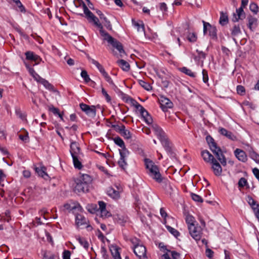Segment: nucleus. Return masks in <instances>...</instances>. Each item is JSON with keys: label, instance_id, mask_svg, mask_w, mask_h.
I'll return each instance as SVG.
<instances>
[{"label": "nucleus", "instance_id": "obj_1", "mask_svg": "<svg viewBox=\"0 0 259 259\" xmlns=\"http://www.w3.org/2000/svg\"><path fill=\"white\" fill-rule=\"evenodd\" d=\"M152 128L168 155L172 158H175L176 154L172 150L171 144L165 133L157 124L153 125Z\"/></svg>", "mask_w": 259, "mask_h": 259}, {"label": "nucleus", "instance_id": "obj_2", "mask_svg": "<svg viewBox=\"0 0 259 259\" xmlns=\"http://www.w3.org/2000/svg\"><path fill=\"white\" fill-rule=\"evenodd\" d=\"M146 168L148 175L158 183L162 182L163 178L159 171V167L149 159H145Z\"/></svg>", "mask_w": 259, "mask_h": 259}, {"label": "nucleus", "instance_id": "obj_3", "mask_svg": "<svg viewBox=\"0 0 259 259\" xmlns=\"http://www.w3.org/2000/svg\"><path fill=\"white\" fill-rule=\"evenodd\" d=\"M70 152L73 159V163L75 168L80 169L82 167L81 162L79 160L80 155L82 154L78 143L74 141L71 142L70 145Z\"/></svg>", "mask_w": 259, "mask_h": 259}, {"label": "nucleus", "instance_id": "obj_4", "mask_svg": "<svg viewBox=\"0 0 259 259\" xmlns=\"http://www.w3.org/2000/svg\"><path fill=\"white\" fill-rule=\"evenodd\" d=\"M103 39L104 40L107 41V42L112 46V47L116 49L120 53V57H122V54H125V52L123 49L122 44L118 40L111 36L108 32H103Z\"/></svg>", "mask_w": 259, "mask_h": 259}, {"label": "nucleus", "instance_id": "obj_5", "mask_svg": "<svg viewBox=\"0 0 259 259\" xmlns=\"http://www.w3.org/2000/svg\"><path fill=\"white\" fill-rule=\"evenodd\" d=\"M132 103L135 106L136 108L138 110L144 120L147 124H150L152 123L153 119L148 112L139 103L134 99H131Z\"/></svg>", "mask_w": 259, "mask_h": 259}, {"label": "nucleus", "instance_id": "obj_6", "mask_svg": "<svg viewBox=\"0 0 259 259\" xmlns=\"http://www.w3.org/2000/svg\"><path fill=\"white\" fill-rule=\"evenodd\" d=\"M132 103L135 106L136 108L138 110L144 120L147 124H150L152 123L153 119L148 112L139 103L134 99H131Z\"/></svg>", "mask_w": 259, "mask_h": 259}, {"label": "nucleus", "instance_id": "obj_7", "mask_svg": "<svg viewBox=\"0 0 259 259\" xmlns=\"http://www.w3.org/2000/svg\"><path fill=\"white\" fill-rule=\"evenodd\" d=\"M80 109L88 116L94 117L96 115V110L95 106H89L84 103H81L79 104Z\"/></svg>", "mask_w": 259, "mask_h": 259}, {"label": "nucleus", "instance_id": "obj_8", "mask_svg": "<svg viewBox=\"0 0 259 259\" xmlns=\"http://www.w3.org/2000/svg\"><path fill=\"white\" fill-rule=\"evenodd\" d=\"M160 107L164 112H166L168 108H172L173 107L172 102L167 98L161 96L159 99Z\"/></svg>", "mask_w": 259, "mask_h": 259}, {"label": "nucleus", "instance_id": "obj_9", "mask_svg": "<svg viewBox=\"0 0 259 259\" xmlns=\"http://www.w3.org/2000/svg\"><path fill=\"white\" fill-rule=\"evenodd\" d=\"M134 252L139 259H146L147 258L146 255V248L143 244L138 245L136 247H133Z\"/></svg>", "mask_w": 259, "mask_h": 259}, {"label": "nucleus", "instance_id": "obj_10", "mask_svg": "<svg viewBox=\"0 0 259 259\" xmlns=\"http://www.w3.org/2000/svg\"><path fill=\"white\" fill-rule=\"evenodd\" d=\"M76 179H74V182H77L80 183L82 182H83L84 184V187H83V189H86L87 188V185L89 186H90L92 181L93 179L91 176H90L88 174H81Z\"/></svg>", "mask_w": 259, "mask_h": 259}, {"label": "nucleus", "instance_id": "obj_11", "mask_svg": "<svg viewBox=\"0 0 259 259\" xmlns=\"http://www.w3.org/2000/svg\"><path fill=\"white\" fill-rule=\"evenodd\" d=\"M189 233L196 241L199 240L201 238V230L200 228L195 227V225L190 226L188 228Z\"/></svg>", "mask_w": 259, "mask_h": 259}, {"label": "nucleus", "instance_id": "obj_12", "mask_svg": "<svg viewBox=\"0 0 259 259\" xmlns=\"http://www.w3.org/2000/svg\"><path fill=\"white\" fill-rule=\"evenodd\" d=\"M210 164H211V168L214 175L220 176L222 175V168L219 162L216 159H214Z\"/></svg>", "mask_w": 259, "mask_h": 259}, {"label": "nucleus", "instance_id": "obj_13", "mask_svg": "<svg viewBox=\"0 0 259 259\" xmlns=\"http://www.w3.org/2000/svg\"><path fill=\"white\" fill-rule=\"evenodd\" d=\"M219 132L221 135L226 137L228 139L232 141L237 140V138L235 135H234L231 132L227 131L225 128L220 127L219 129Z\"/></svg>", "mask_w": 259, "mask_h": 259}, {"label": "nucleus", "instance_id": "obj_14", "mask_svg": "<svg viewBox=\"0 0 259 259\" xmlns=\"http://www.w3.org/2000/svg\"><path fill=\"white\" fill-rule=\"evenodd\" d=\"M245 18V13L242 8H239L236 9V14H234V17L232 18V21L234 22H238L239 20H243Z\"/></svg>", "mask_w": 259, "mask_h": 259}, {"label": "nucleus", "instance_id": "obj_15", "mask_svg": "<svg viewBox=\"0 0 259 259\" xmlns=\"http://www.w3.org/2000/svg\"><path fill=\"white\" fill-rule=\"evenodd\" d=\"M201 156L204 161L207 163H211L214 159H215L213 156L207 150L201 151Z\"/></svg>", "mask_w": 259, "mask_h": 259}, {"label": "nucleus", "instance_id": "obj_16", "mask_svg": "<svg viewBox=\"0 0 259 259\" xmlns=\"http://www.w3.org/2000/svg\"><path fill=\"white\" fill-rule=\"evenodd\" d=\"M89 220L83 215L77 214L75 217V223L77 227L88 224Z\"/></svg>", "mask_w": 259, "mask_h": 259}, {"label": "nucleus", "instance_id": "obj_17", "mask_svg": "<svg viewBox=\"0 0 259 259\" xmlns=\"http://www.w3.org/2000/svg\"><path fill=\"white\" fill-rule=\"evenodd\" d=\"M75 186L74 187V191L76 193H80V192H88L89 190V187L88 185H87V188L86 189H83L82 187H84L83 182H81L80 183L77 182H74Z\"/></svg>", "mask_w": 259, "mask_h": 259}, {"label": "nucleus", "instance_id": "obj_18", "mask_svg": "<svg viewBox=\"0 0 259 259\" xmlns=\"http://www.w3.org/2000/svg\"><path fill=\"white\" fill-rule=\"evenodd\" d=\"M234 154L235 156L239 161L243 162H245L247 161V156L244 151L240 149H236L234 151Z\"/></svg>", "mask_w": 259, "mask_h": 259}, {"label": "nucleus", "instance_id": "obj_19", "mask_svg": "<svg viewBox=\"0 0 259 259\" xmlns=\"http://www.w3.org/2000/svg\"><path fill=\"white\" fill-rule=\"evenodd\" d=\"M231 34L233 37V39L235 43H237V40L234 37L238 36L241 33V30L239 24H234L233 27L230 29Z\"/></svg>", "mask_w": 259, "mask_h": 259}, {"label": "nucleus", "instance_id": "obj_20", "mask_svg": "<svg viewBox=\"0 0 259 259\" xmlns=\"http://www.w3.org/2000/svg\"><path fill=\"white\" fill-rule=\"evenodd\" d=\"M35 172L39 176L42 177L45 180H48L49 176L46 172V167L45 166H41L40 167H35Z\"/></svg>", "mask_w": 259, "mask_h": 259}, {"label": "nucleus", "instance_id": "obj_21", "mask_svg": "<svg viewBox=\"0 0 259 259\" xmlns=\"http://www.w3.org/2000/svg\"><path fill=\"white\" fill-rule=\"evenodd\" d=\"M110 250L114 259H121L118 251V247L116 245H111L110 246Z\"/></svg>", "mask_w": 259, "mask_h": 259}, {"label": "nucleus", "instance_id": "obj_22", "mask_svg": "<svg viewBox=\"0 0 259 259\" xmlns=\"http://www.w3.org/2000/svg\"><path fill=\"white\" fill-rule=\"evenodd\" d=\"M108 196L114 199H118L120 197L119 191L115 190L112 187H109L107 191Z\"/></svg>", "mask_w": 259, "mask_h": 259}, {"label": "nucleus", "instance_id": "obj_23", "mask_svg": "<svg viewBox=\"0 0 259 259\" xmlns=\"http://www.w3.org/2000/svg\"><path fill=\"white\" fill-rule=\"evenodd\" d=\"M90 21L94 22V24L96 25L98 28H100L99 31L101 36L103 35V32H107L103 29L102 25L99 23V19L95 15L89 20Z\"/></svg>", "mask_w": 259, "mask_h": 259}, {"label": "nucleus", "instance_id": "obj_24", "mask_svg": "<svg viewBox=\"0 0 259 259\" xmlns=\"http://www.w3.org/2000/svg\"><path fill=\"white\" fill-rule=\"evenodd\" d=\"M247 19L248 20V27L251 31H253L257 25V19L251 16L248 17Z\"/></svg>", "mask_w": 259, "mask_h": 259}, {"label": "nucleus", "instance_id": "obj_25", "mask_svg": "<svg viewBox=\"0 0 259 259\" xmlns=\"http://www.w3.org/2000/svg\"><path fill=\"white\" fill-rule=\"evenodd\" d=\"M117 63L118 64V66L124 71H128L130 69V65L129 63L123 59L118 60L117 61Z\"/></svg>", "mask_w": 259, "mask_h": 259}, {"label": "nucleus", "instance_id": "obj_26", "mask_svg": "<svg viewBox=\"0 0 259 259\" xmlns=\"http://www.w3.org/2000/svg\"><path fill=\"white\" fill-rule=\"evenodd\" d=\"M120 135L125 139L130 140V143L133 146L134 145V142L131 139L132 138V134L128 130H125V127L124 128L123 131L121 132Z\"/></svg>", "mask_w": 259, "mask_h": 259}, {"label": "nucleus", "instance_id": "obj_27", "mask_svg": "<svg viewBox=\"0 0 259 259\" xmlns=\"http://www.w3.org/2000/svg\"><path fill=\"white\" fill-rule=\"evenodd\" d=\"M228 22V17L226 13L221 12L220 13V18L219 20V23L222 26H224L227 24Z\"/></svg>", "mask_w": 259, "mask_h": 259}, {"label": "nucleus", "instance_id": "obj_28", "mask_svg": "<svg viewBox=\"0 0 259 259\" xmlns=\"http://www.w3.org/2000/svg\"><path fill=\"white\" fill-rule=\"evenodd\" d=\"M13 2L15 3V6L17 7V8H16L17 11H20L23 13L26 12V9L25 7L20 0H13Z\"/></svg>", "mask_w": 259, "mask_h": 259}, {"label": "nucleus", "instance_id": "obj_29", "mask_svg": "<svg viewBox=\"0 0 259 259\" xmlns=\"http://www.w3.org/2000/svg\"><path fill=\"white\" fill-rule=\"evenodd\" d=\"M215 156L217 158V159L220 161L221 163L223 165L225 166L227 164V161L225 158V156L223 153L222 150L221 149V151L217 153Z\"/></svg>", "mask_w": 259, "mask_h": 259}, {"label": "nucleus", "instance_id": "obj_30", "mask_svg": "<svg viewBox=\"0 0 259 259\" xmlns=\"http://www.w3.org/2000/svg\"><path fill=\"white\" fill-rule=\"evenodd\" d=\"M133 24L137 27L139 32H145L144 24L142 21L136 22L134 20H132Z\"/></svg>", "mask_w": 259, "mask_h": 259}, {"label": "nucleus", "instance_id": "obj_31", "mask_svg": "<svg viewBox=\"0 0 259 259\" xmlns=\"http://www.w3.org/2000/svg\"><path fill=\"white\" fill-rule=\"evenodd\" d=\"M209 35L210 37L214 40H217V29L215 26L211 25L210 28H208Z\"/></svg>", "mask_w": 259, "mask_h": 259}, {"label": "nucleus", "instance_id": "obj_32", "mask_svg": "<svg viewBox=\"0 0 259 259\" xmlns=\"http://www.w3.org/2000/svg\"><path fill=\"white\" fill-rule=\"evenodd\" d=\"M38 82L41 83L42 84L44 85V86L47 89L53 91L54 89V87L52 84H51L50 83L48 82L47 80H46L44 78H42L40 77L38 80Z\"/></svg>", "mask_w": 259, "mask_h": 259}, {"label": "nucleus", "instance_id": "obj_33", "mask_svg": "<svg viewBox=\"0 0 259 259\" xmlns=\"http://www.w3.org/2000/svg\"><path fill=\"white\" fill-rule=\"evenodd\" d=\"M179 70L183 73H185V74L192 77H195V74L190 69L187 68L186 67H183L182 68H180Z\"/></svg>", "mask_w": 259, "mask_h": 259}, {"label": "nucleus", "instance_id": "obj_34", "mask_svg": "<svg viewBox=\"0 0 259 259\" xmlns=\"http://www.w3.org/2000/svg\"><path fill=\"white\" fill-rule=\"evenodd\" d=\"M76 239L80 244V245L83 246L85 249L89 248V243L85 238L79 236H77L76 237Z\"/></svg>", "mask_w": 259, "mask_h": 259}, {"label": "nucleus", "instance_id": "obj_35", "mask_svg": "<svg viewBox=\"0 0 259 259\" xmlns=\"http://www.w3.org/2000/svg\"><path fill=\"white\" fill-rule=\"evenodd\" d=\"M111 127L113 128L116 132L120 134L121 132L123 131L125 128V126L120 123L119 124H111Z\"/></svg>", "mask_w": 259, "mask_h": 259}, {"label": "nucleus", "instance_id": "obj_36", "mask_svg": "<svg viewBox=\"0 0 259 259\" xmlns=\"http://www.w3.org/2000/svg\"><path fill=\"white\" fill-rule=\"evenodd\" d=\"M113 141L116 145L120 147V148H124V142L122 140V139L117 136L113 138Z\"/></svg>", "mask_w": 259, "mask_h": 259}, {"label": "nucleus", "instance_id": "obj_37", "mask_svg": "<svg viewBox=\"0 0 259 259\" xmlns=\"http://www.w3.org/2000/svg\"><path fill=\"white\" fill-rule=\"evenodd\" d=\"M249 156L256 163H259V155L252 149L249 151Z\"/></svg>", "mask_w": 259, "mask_h": 259}, {"label": "nucleus", "instance_id": "obj_38", "mask_svg": "<svg viewBox=\"0 0 259 259\" xmlns=\"http://www.w3.org/2000/svg\"><path fill=\"white\" fill-rule=\"evenodd\" d=\"M187 39L191 42H194L196 41L197 37V35L194 32H189L187 36Z\"/></svg>", "mask_w": 259, "mask_h": 259}, {"label": "nucleus", "instance_id": "obj_39", "mask_svg": "<svg viewBox=\"0 0 259 259\" xmlns=\"http://www.w3.org/2000/svg\"><path fill=\"white\" fill-rule=\"evenodd\" d=\"M139 83L141 87H142L144 89H145L147 91H149L152 89V87L151 86V85L143 80H140L139 81Z\"/></svg>", "mask_w": 259, "mask_h": 259}, {"label": "nucleus", "instance_id": "obj_40", "mask_svg": "<svg viewBox=\"0 0 259 259\" xmlns=\"http://www.w3.org/2000/svg\"><path fill=\"white\" fill-rule=\"evenodd\" d=\"M186 222L187 224H188V228H189L190 226L195 225L194 224L195 222V219L191 215H187L186 216Z\"/></svg>", "mask_w": 259, "mask_h": 259}, {"label": "nucleus", "instance_id": "obj_41", "mask_svg": "<svg viewBox=\"0 0 259 259\" xmlns=\"http://www.w3.org/2000/svg\"><path fill=\"white\" fill-rule=\"evenodd\" d=\"M83 11L84 13L89 20L91 19L94 16V15L89 10L84 4H83Z\"/></svg>", "mask_w": 259, "mask_h": 259}, {"label": "nucleus", "instance_id": "obj_42", "mask_svg": "<svg viewBox=\"0 0 259 259\" xmlns=\"http://www.w3.org/2000/svg\"><path fill=\"white\" fill-rule=\"evenodd\" d=\"M88 59L91 63L97 67L99 71H102V70L104 69L103 67L95 59H92L91 57H89Z\"/></svg>", "mask_w": 259, "mask_h": 259}, {"label": "nucleus", "instance_id": "obj_43", "mask_svg": "<svg viewBox=\"0 0 259 259\" xmlns=\"http://www.w3.org/2000/svg\"><path fill=\"white\" fill-rule=\"evenodd\" d=\"M166 228L167 230L176 238L180 236V233L176 229L169 226H166Z\"/></svg>", "mask_w": 259, "mask_h": 259}, {"label": "nucleus", "instance_id": "obj_44", "mask_svg": "<svg viewBox=\"0 0 259 259\" xmlns=\"http://www.w3.org/2000/svg\"><path fill=\"white\" fill-rule=\"evenodd\" d=\"M121 150H119L120 156L122 158H125L129 154V151L126 148L124 145V148H121Z\"/></svg>", "mask_w": 259, "mask_h": 259}, {"label": "nucleus", "instance_id": "obj_45", "mask_svg": "<svg viewBox=\"0 0 259 259\" xmlns=\"http://www.w3.org/2000/svg\"><path fill=\"white\" fill-rule=\"evenodd\" d=\"M29 73L37 81L41 77L34 70L33 68L29 69Z\"/></svg>", "mask_w": 259, "mask_h": 259}, {"label": "nucleus", "instance_id": "obj_46", "mask_svg": "<svg viewBox=\"0 0 259 259\" xmlns=\"http://www.w3.org/2000/svg\"><path fill=\"white\" fill-rule=\"evenodd\" d=\"M191 196L192 199L196 202L201 203L203 201V200L202 198V197L197 194H196L193 193H191Z\"/></svg>", "mask_w": 259, "mask_h": 259}, {"label": "nucleus", "instance_id": "obj_47", "mask_svg": "<svg viewBox=\"0 0 259 259\" xmlns=\"http://www.w3.org/2000/svg\"><path fill=\"white\" fill-rule=\"evenodd\" d=\"M80 75L85 82H88L91 80V79L88 74L87 71L85 70H82Z\"/></svg>", "mask_w": 259, "mask_h": 259}, {"label": "nucleus", "instance_id": "obj_48", "mask_svg": "<svg viewBox=\"0 0 259 259\" xmlns=\"http://www.w3.org/2000/svg\"><path fill=\"white\" fill-rule=\"evenodd\" d=\"M161 249L163 251H166L165 253H164L162 257L164 258V259H171L169 254H168V252H170L171 253V251H170L169 250L167 249L166 247V246H163L162 247H161Z\"/></svg>", "mask_w": 259, "mask_h": 259}, {"label": "nucleus", "instance_id": "obj_49", "mask_svg": "<svg viewBox=\"0 0 259 259\" xmlns=\"http://www.w3.org/2000/svg\"><path fill=\"white\" fill-rule=\"evenodd\" d=\"M118 164L119 166L122 169H124L125 167L127 165V163L125 161V158L120 157V159L118 162Z\"/></svg>", "mask_w": 259, "mask_h": 259}, {"label": "nucleus", "instance_id": "obj_50", "mask_svg": "<svg viewBox=\"0 0 259 259\" xmlns=\"http://www.w3.org/2000/svg\"><path fill=\"white\" fill-rule=\"evenodd\" d=\"M249 9L254 14H256L258 12V6L254 3H252L250 4Z\"/></svg>", "mask_w": 259, "mask_h": 259}, {"label": "nucleus", "instance_id": "obj_51", "mask_svg": "<svg viewBox=\"0 0 259 259\" xmlns=\"http://www.w3.org/2000/svg\"><path fill=\"white\" fill-rule=\"evenodd\" d=\"M237 92L240 95H244L245 93V88L241 85H238L237 87Z\"/></svg>", "mask_w": 259, "mask_h": 259}, {"label": "nucleus", "instance_id": "obj_52", "mask_svg": "<svg viewBox=\"0 0 259 259\" xmlns=\"http://www.w3.org/2000/svg\"><path fill=\"white\" fill-rule=\"evenodd\" d=\"M25 56L27 60L32 61L34 59V53L31 51H27L25 53Z\"/></svg>", "mask_w": 259, "mask_h": 259}, {"label": "nucleus", "instance_id": "obj_53", "mask_svg": "<svg viewBox=\"0 0 259 259\" xmlns=\"http://www.w3.org/2000/svg\"><path fill=\"white\" fill-rule=\"evenodd\" d=\"M15 113L18 117L23 120L25 118V115L22 112L20 108H17L15 110Z\"/></svg>", "mask_w": 259, "mask_h": 259}, {"label": "nucleus", "instance_id": "obj_54", "mask_svg": "<svg viewBox=\"0 0 259 259\" xmlns=\"http://www.w3.org/2000/svg\"><path fill=\"white\" fill-rule=\"evenodd\" d=\"M130 241L132 242V243L134 245V247H136L138 245H140L141 244H140L141 241L136 237L131 238Z\"/></svg>", "mask_w": 259, "mask_h": 259}, {"label": "nucleus", "instance_id": "obj_55", "mask_svg": "<svg viewBox=\"0 0 259 259\" xmlns=\"http://www.w3.org/2000/svg\"><path fill=\"white\" fill-rule=\"evenodd\" d=\"M247 183V180L244 178H241L240 179L238 182V186L239 187H243L246 185Z\"/></svg>", "mask_w": 259, "mask_h": 259}, {"label": "nucleus", "instance_id": "obj_56", "mask_svg": "<svg viewBox=\"0 0 259 259\" xmlns=\"http://www.w3.org/2000/svg\"><path fill=\"white\" fill-rule=\"evenodd\" d=\"M203 75V81L204 83H207L208 80V76L207 71L205 69H203L202 71Z\"/></svg>", "mask_w": 259, "mask_h": 259}, {"label": "nucleus", "instance_id": "obj_57", "mask_svg": "<svg viewBox=\"0 0 259 259\" xmlns=\"http://www.w3.org/2000/svg\"><path fill=\"white\" fill-rule=\"evenodd\" d=\"M101 253L104 259H108V255L107 254V250L104 246L101 247Z\"/></svg>", "mask_w": 259, "mask_h": 259}, {"label": "nucleus", "instance_id": "obj_58", "mask_svg": "<svg viewBox=\"0 0 259 259\" xmlns=\"http://www.w3.org/2000/svg\"><path fill=\"white\" fill-rule=\"evenodd\" d=\"M102 93L103 95L105 97L106 101L108 102H110V101H111V97L108 94V93L106 92V91L103 88H102Z\"/></svg>", "mask_w": 259, "mask_h": 259}, {"label": "nucleus", "instance_id": "obj_59", "mask_svg": "<svg viewBox=\"0 0 259 259\" xmlns=\"http://www.w3.org/2000/svg\"><path fill=\"white\" fill-rule=\"evenodd\" d=\"M247 202L252 207L256 205L255 201L250 196H247Z\"/></svg>", "mask_w": 259, "mask_h": 259}, {"label": "nucleus", "instance_id": "obj_60", "mask_svg": "<svg viewBox=\"0 0 259 259\" xmlns=\"http://www.w3.org/2000/svg\"><path fill=\"white\" fill-rule=\"evenodd\" d=\"M71 252L65 250L63 252V259H70Z\"/></svg>", "mask_w": 259, "mask_h": 259}, {"label": "nucleus", "instance_id": "obj_61", "mask_svg": "<svg viewBox=\"0 0 259 259\" xmlns=\"http://www.w3.org/2000/svg\"><path fill=\"white\" fill-rule=\"evenodd\" d=\"M104 25L109 30H112V26L110 24V21L107 19V18H104Z\"/></svg>", "mask_w": 259, "mask_h": 259}, {"label": "nucleus", "instance_id": "obj_62", "mask_svg": "<svg viewBox=\"0 0 259 259\" xmlns=\"http://www.w3.org/2000/svg\"><path fill=\"white\" fill-rule=\"evenodd\" d=\"M202 22L203 24V33L205 34L207 29L208 30V28H210L211 25L209 23L206 22L204 21H202Z\"/></svg>", "mask_w": 259, "mask_h": 259}, {"label": "nucleus", "instance_id": "obj_63", "mask_svg": "<svg viewBox=\"0 0 259 259\" xmlns=\"http://www.w3.org/2000/svg\"><path fill=\"white\" fill-rule=\"evenodd\" d=\"M100 213L102 217L106 218L111 215V213L106 209L100 211Z\"/></svg>", "mask_w": 259, "mask_h": 259}, {"label": "nucleus", "instance_id": "obj_64", "mask_svg": "<svg viewBox=\"0 0 259 259\" xmlns=\"http://www.w3.org/2000/svg\"><path fill=\"white\" fill-rule=\"evenodd\" d=\"M44 259H56V256L54 254H51L49 255L47 252H45L43 254Z\"/></svg>", "mask_w": 259, "mask_h": 259}]
</instances>
